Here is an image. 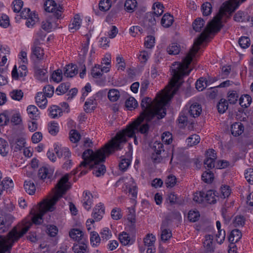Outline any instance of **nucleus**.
I'll use <instances>...</instances> for the list:
<instances>
[{"label": "nucleus", "instance_id": "1", "mask_svg": "<svg viewBox=\"0 0 253 253\" xmlns=\"http://www.w3.org/2000/svg\"><path fill=\"white\" fill-rule=\"evenodd\" d=\"M69 180V174H66L59 180L56 185L57 190L53 197L46 199L40 203L39 211L34 214L30 221H23L22 224L17 225L9 232L6 237L0 235V253H10V251L14 245L20 238L23 237L30 228L32 223L40 224L42 220V216L47 211H52L55 205L60 198L69 189L67 184Z\"/></svg>", "mask_w": 253, "mask_h": 253}, {"label": "nucleus", "instance_id": "2", "mask_svg": "<svg viewBox=\"0 0 253 253\" xmlns=\"http://www.w3.org/2000/svg\"><path fill=\"white\" fill-rule=\"evenodd\" d=\"M246 0H230L223 3L218 13L210 22L200 35L195 40L193 45L182 60H192L199 50V46L208 38L210 34L218 32L221 29V20L223 15L234 11Z\"/></svg>", "mask_w": 253, "mask_h": 253}, {"label": "nucleus", "instance_id": "3", "mask_svg": "<svg viewBox=\"0 0 253 253\" xmlns=\"http://www.w3.org/2000/svg\"><path fill=\"white\" fill-rule=\"evenodd\" d=\"M119 148V145H112L106 143L101 149L94 152L91 149L85 150L82 154L84 160L80 167L89 166L93 169V174L99 177L103 175L106 171L105 166L102 164L105 160L106 157L114 152V148Z\"/></svg>", "mask_w": 253, "mask_h": 253}, {"label": "nucleus", "instance_id": "4", "mask_svg": "<svg viewBox=\"0 0 253 253\" xmlns=\"http://www.w3.org/2000/svg\"><path fill=\"white\" fill-rule=\"evenodd\" d=\"M166 98L161 94H157L153 102L150 97L143 98L140 104L143 111L135 121L142 123L144 119L147 121L153 119L155 120L154 121H158L166 115Z\"/></svg>", "mask_w": 253, "mask_h": 253}, {"label": "nucleus", "instance_id": "5", "mask_svg": "<svg viewBox=\"0 0 253 253\" xmlns=\"http://www.w3.org/2000/svg\"><path fill=\"white\" fill-rule=\"evenodd\" d=\"M141 123L140 122H133L127 126L125 129L118 132L116 136L107 143L111 146L114 144L115 145H119V147L114 148V152L116 150L122 149L124 144L127 141V138H134V144L137 145L138 142L135 133L138 131V126Z\"/></svg>", "mask_w": 253, "mask_h": 253}, {"label": "nucleus", "instance_id": "6", "mask_svg": "<svg viewBox=\"0 0 253 253\" xmlns=\"http://www.w3.org/2000/svg\"><path fill=\"white\" fill-rule=\"evenodd\" d=\"M44 10L51 14L48 18L42 23V29L48 32L57 26L56 22L61 17L62 9L61 6L57 7V4L53 0H47L44 4Z\"/></svg>", "mask_w": 253, "mask_h": 253}, {"label": "nucleus", "instance_id": "7", "mask_svg": "<svg viewBox=\"0 0 253 253\" xmlns=\"http://www.w3.org/2000/svg\"><path fill=\"white\" fill-rule=\"evenodd\" d=\"M153 149L157 155L155 157V154H153L152 158L156 163H159L162 160L163 158L167 156V153L164 149V145L160 142L156 141L154 143Z\"/></svg>", "mask_w": 253, "mask_h": 253}, {"label": "nucleus", "instance_id": "8", "mask_svg": "<svg viewBox=\"0 0 253 253\" xmlns=\"http://www.w3.org/2000/svg\"><path fill=\"white\" fill-rule=\"evenodd\" d=\"M125 187H123L124 190H127L126 193H128L131 195L132 199L136 198L137 195V186L134 179L132 177H130L127 179V181H125Z\"/></svg>", "mask_w": 253, "mask_h": 253}, {"label": "nucleus", "instance_id": "9", "mask_svg": "<svg viewBox=\"0 0 253 253\" xmlns=\"http://www.w3.org/2000/svg\"><path fill=\"white\" fill-rule=\"evenodd\" d=\"M105 213V208L103 204L100 203L96 205L93 209L92 213V219L95 221H98L102 219Z\"/></svg>", "mask_w": 253, "mask_h": 253}, {"label": "nucleus", "instance_id": "10", "mask_svg": "<svg viewBox=\"0 0 253 253\" xmlns=\"http://www.w3.org/2000/svg\"><path fill=\"white\" fill-rule=\"evenodd\" d=\"M204 197L206 201L210 204H214L219 199L218 192L212 190H208L206 193L204 192Z\"/></svg>", "mask_w": 253, "mask_h": 253}, {"label": "nucleus", "instance_id": "11", "mask_svg": "<svg viewBox=\"0 0 253 253\" xmlns=\"http://www.w3.org/2000/svg\"><path fill=\"white\" fill-rule=\"evenodd\" d=\"M82 203L83 207L87 211L91 209L93 203V196L89 191H86L83 193Z\"/></svg>", "mask_w": 253, "mask_h": 253}, {"label": "nucleus", "instance_id": "12", "mask_svg": "<svg viewBox=\"0 0 253 253\" xmlns=\"http://www.w3.org/2000/svg\"><path fill=\"white\" fill-rule=\"evenodd\" d=\"M54 172V169L49 167L44 166L41 168L38 172L39 177L44 180L46 178H50Z\"/></svg>", "mask_w": 253, "mask_h": 253}, {"label": "nucleus", "instance_id": "13", "mask_svg": "<svg viewBox=\"0 0 253 253\" xmlns=\"http://www.w3.org/2000/svg\"><path fill=\"white\" fill-rule=\"evenodd\" d=\"M188 112L190 116L196 118L200 116L202 112V107L198 103H194L189 107Z\"/></svg>", "mask_w": 253, "mask_h": 253}, {"label": "nucleus", "instance_id": "14", "mask_svg": "<svg viewBox=\"0 0 253 253\" xmlns=\"http://www.w3.org/2000/svg\"><path fill=\"white\" fill-rule=\"evenodd\" d=\"M78 73L77 67L74 64H69L64 68V75L66 77L72 78Z\"/></svg>", "mask_w": 253, "mask_h": 253}, {"label": "nucleus", "instance_id": "15", "mask_svg": "<svg viewBox=\"0 0 253 253\" xmlns=\"http://www.w3.org/2000/svg\"><path fill=\"white\" fill-rule=\"evenodd\" d=\"M244 126L241 123L236 122L231 125V133L235 136L241 135L244 132Z\"/></svg>", "mask_w": 253, "mask_h": 253}, {"label": "nucleus", "instance_id": "16", "mask_svg": "<svg viewBox=\"0 0 253 253\" xmlns=\"http://www.w3.org/2000/svg\"><path fill=\"white\" fill-rule=\"evenodd\" d=\"M234 19L237 22H246L249 21L250 16L246 12L239 11L235 14Z\"/></svg>", "mask_w": 253, "mask_h": 253}, {"label": "nucleus", "instance_id": "17", "mask_svg": "<svg viewBox=\"0 0 253 253\" xmlns=\"http://www.w3.org/2000/svg\"><path fill=\"white\" fill-rule=\"evenodd\" d=\"M46 97L42 92H38L35 97L37 105L42 109L45 108L46 106L47 100Z\"/></svg>", "mask_w": 253, "mask_h": 253}, {"label": "nucleus", "instance_id": "18", "mask_svg": "<svg viewBox=\"0 0 253 253\" xmlns=\"http://www.w3.org/2000/svg\"><path fill=\"white\" fill-rule=\"evenodd\" d=\"M81 23V19L80 15L78 14L75 15L72 23L70 24L69 25V29L70 31L72 33L76 31L80 28Z\"/></svg>", "mask_w": 253, "mask_h": 253}, {"label": "nucleus", "instance_id": "19", "mask_svg": "<svg viewBox=\"0 0 253 253\" xmlns=\"http://www.w3.org/2000/svg\"><path fill=\"white\" fill-rule=\"evenodd\" d=\"M69 236L73 240L79 242L83 240L84 233L79 229H72L69 232Z\"/></svg>", "mask_w": 253, "mask_h": 253}, {"label": "nucleus", "instance_id": "20", "mask_svg": "<svg viewBox=\"0 0 253 253\" xmlns=\"http://www.w3.org/2000/svg\"><path fill=\"white\" fill-rule=\"evenodd\" d=\"M173 21V16L169 13H166L163 16L161 23L164 27L169 28L172 24Z\"/></svg>", "mask_w": 253, "mask_h": 253}, {"label": "nucleus", "instance_id": "21", "mask_svg": "<svg viewBox=\"0 0 253 253\" xmlns=\"http://www.w3.org/2000/svg\"><path fill=\"white\" fill-rule=\"evenodd\" d=\"M75 253H84L87 250V245L84 240L78 242V244H75L72 248Z\"/></svg>", "mask_w": 253, "mask_h": 253}, {"label": "nucleus", "instance_id": "22", "mask_svg": "<svg viewBox=\"0 0 253 253\" xmlns=\"http://www.w3.org/2000/svg\"><path fill=\"white\" fill-rule=\"evenodd\" d=\"M47 71L46 69L38 68L35 71V75L37 79L42 82H44L47 80Z\"/></svg>", "mask_w": 253, "mask_h": 253}, {"label": "nucleus", "instance_id": "23", "mask_svg": "<svg viewBox=\"0 0 253 253\" xmlns=\"http://www.w3.org/2000/svg\"><path fill=\"white\" fill-rule=\"evenodd\" d=\"M144 120L146 121V123L140 126H138V131H139L142 134H147L148 132L150 125H154L157 123V121H154V119L150 121H147L146 119H144ZM139 125H140V124Z\"/></svg>", "mask_w": 253, "mask_h": 253}, {"label": "nucleus", "instance_id": "24", "mask_svg": "<svg viewBox=\"0 0 253 253\" xmlns=\"http://www.w3.org/2000/svg\"><path fill=\"white\" fill-rule=\"evenodd\" d=\"M12 221L6 218L0 217V233L7 231L11 224Z\"/></svg>", "mask_w": 253, "mask_h": 253}, {"label": "nucleus", "instance_id": "25", "mask_svg": "<svg viewBox=\"0 0 253 253\" xmlns=\"http://www.w3.org/2000/svg\"><path fill=\"white\" fill-rule=\"evenodd\" d=\"M27 111L29 117L33 120H37V118L39 117L40 113L38 109L35 105L28 106Z\"/></svg>", "mask_w": 253, "mask_h": 253}, {"label": "nucleus", "instance_id": "26", "mask_svg": "<svg viewBox=\"0 0 253 253\" xmlns=\"http://www.w3.org/2000/svg\"><path fill=\"white\" fill-rule=\"evenodd\" d=\"M242 237L241 231L238 229L233 230L228 238L229 242H233L234 243L238 242Z\"/></svg>", "mask_w": 253, "mask_h": 253}, {"label": "nucleus", "instance_id": "27", "mask_svg": "<svg viewBox=\"0 0 253 253\" xmlns=\"http://www.w3.org/2000/svg\"><path fill=\"white\" fill-rule=\"evenodd\" d=\"M9 147L7 142L4 139L0 138V154L2 156L7 155Z\"/></svg>", "mask_w": 253, "mask_h": 253}, {"label": "nucleus", "instance_id": "28", "mask_svg": "<svg viewBox=\"0 0 253 253\" xmlns=\"http://www.w3.org/2000/svg\"><path fill=\"white\" fill-rule=\"evenodd\" d=\"M25 191L29 195H33L35 193L36 186L31 180H25L24 184Z\"/></svg>", "mask_w": 253, "mask_h": 253}, {"label": "nucleus", "instance_id": "29", "mask_svg": "<svg viewBox=\"0 0 253 253\" xmlns=\"http://www.w3.org/2000/svg\"><path fill=\"white\" fill-rule=\"evenodd\" d=\"M168 200L169 201L171 205H181L184 202V200L182 198H179L174 193H170V194H169Z\"/></svg>", "mask_w": 253, "mask_h": 253}, {"label": "nucleus", "instance_id": "30", "mask_svg": "<svg viewBox=\"0 0 253 253\" xmlns=\"http://www.w3.org/2000/svg\"><path fill=\"white\" fill-rule=\"evenodd\" d=\"M101 241V238L97 232L92 231L90 233V244L93 247H97L99 246Z\"/></svg>", "mask_w": 253, "mask_h": 253}, {"label": "nucleus", "instance_id": "31", "mask_svg": "<svg viewBox=\"0 0 253 253\" xmlns=\"http://www.w3.org/2000/svg\"><path fill=\"white\" fill-rule=\"evenodd\" d=\"M120 97V91L117 89H111L108 92V99L112 102H115L117 101Z\"/></svg>", "mask_w": 253, "mask_h": 253}, {"label": "nucleus", "instance_id": "32", "mask_svg": "<svg viewBox=\"0 0 253 253\" xmlns=\"http://www.w3.org/2000/svg\"><path fill=\"white\" fill-rule=\"evenodd\" d=\"M205 25V21L201 18H198L193 23V28L197 32L201 31Z\"/></svg>", "mask_w": 253, "mask_h": 253}, {"label": "nucleus", "instance_id": "33", "mask_svg": "<svg viewBox=\"0 0 253 253\" xmlns=\"http://www.w3.org/2000/svg\"><path fill=\"white\" fill-rule=\"evenodd\" d=\"M32 56H34L37 59L42 60L43 58V49L41 47H31Z\"/></svg>", "mask_w": 253, "mask_h": 253}, {"label": "nucleus", "instance_id": "34", "mask_svg": "<svg viewBox=\"0 0 253 253\" xmlns=\"http://www.w3.org/2000/svg\"><path fill=\"white\" fill-rule=\"evenodd\" d=\"M167 51L169 54L176 55L180 51V46L176 43H172L167 48Z\"/></svg>", "mask_w": 253, "mask_h": 253}, {"label": "nucleus", "instance_id": "35", "mask_svg": "<svg viewBox=\"0 0 253 253\" xmlns=\"http://www.w3.org/2000/svg\"><path fill=\"white\" fill-rule=\"evenodd\" d=\"M252 102V98L248 94H244L239 98V104L242 107H248Z\"/></svg>", "mask_w": 253, "mask_h": 253}, {"label": "nucleus", "instance_id": "36", "mask_svg": "<svg viewBox=\"0 0 253 253\" xmlns=\"http://www.w3.org/2000/svg\"><path fill=\"white\" fill-rule=\"evenodd\" d=\"M164 7L162 3L159 2H156L154 3L153 6V9L154 10L153 13H154L157 17H158L164 12Z\"/></svg>", "mask_w": 253, "mask_h": 253}, {"label": "nucleus", "instance_id": "37", "mask_svg": "<svg viewBox=\"0 0 253 253\" xmlns=\"http://www.w3.org/2000/svg\"><path fill=\"white\" fill-rule=\"evenodd\" d=\"M213 236L211 235H207L205 237V240L203 242L204 247L207 251L210 252L212 249Z\"/></svg>", "mask_w": 253, "mask_h": 253}, {"label": "nucleus", "instance_id": "38", "mask_svg": "<svg viewBox=\"0 0 253 253\" xmlns=\"http://www.w3.org/2000/svg\"><path fill=\"white\" fill-rule=\"evenodd\" d=\"M228 106L227 100L224 98L221 99L217 105L218 112L222 114L224 113L227 109Z\"/></svg>", "mask_w": 253, "mask_h": 253}, {"label": "nucleus", "instance_id": "39", "mask_svg": "<svg viewBox=\"0 0 253 253\" xmlns=\"http://www.w3.org/2000/svg\"><path fill=\"white\" fill-rule=\"evenodd\" d=\"M62 111L57 106L54 105L51 107L49 115L52 118H56L61 116Z\"/></svg>", "mask_w": 253, "mask_h": 253}, {"label": "nucleus", "instance_id": "40", "mask_svg": "<svg viewBox=\"0 0 253 253\" xmlns=\"http://www.w3.org/2000/svg\"><path fill=\"white\" fill-rule=\"evenodd\" d=\"M208 80L205 78H200L196 83V88L199 91H202L208 85Z\"/></svg>", "mask_w": 253, "mask_h": 253}, {"label": "nucleus", "instance_id": "41", "mask_svg": "<svg viewBox=\"0 0 253 253\" xmlns=\"http://www.w3.org/2000/svg\"><path fill=\"white\" fill-rule=\"evenodd\" d=\"M102 241H106L110 239L112 236L111 231L108 227L103 228L100 232Z\"/></svg>", "mask_w": 253, "mask_h": 253}, {"label": "nucleus", "instance_id": "42", "mask_svg": "<svg viewBox=\"0 0 253 253\" xmlns=\"http://www.w3.org/2000/svg\"><path fill=\"white\" fill-rule=\"evenodd\" d=\"M9 95L12 99L20 101L23 97V92L20 89H14L9 93Z\"/></svg>", "mask_w": 253, "mask_h": 253}, {"label": "nucleus", "instance_id": "43", "mask_svg": "<svg viewBox=\"0 0 253 253\" xmlns=\"http://www.w3.org/2000/svg\"><path fill=\"white\" fill-rule=\"evenodd\" d=\"M138 106V103L134 97H129L126 101V107L129 110L134 109Z\"/></svg>", "mask_w": 253, "mask_h": 253}, {"label": "nucleus", "instance_id": "44", "mask_svg": "<svg viewBox=\"0 0 253 253\" xmlns=\"http://www.w3.org/2000/svg\"><path fill=\"white\" fill-rule=\"evenodd\" d=\"M63 73L61 69H57L54 71L51 75V79L54 82L59 83L62 80Z\"/></svg>", "mask_w": 253, "mask_h": 253}, {"label": "nucleus", "instance_id": "45", "mask_svg": "<svg viewBox=\"0 0 253 253\" xmlns=\"http://www.w3.org/2000/svg\"><path fill=\"white\" fill-rule=\"evenodd\" d=\"M136 0H126L125 3V7L127 11L132 12L136 7Z\"/></svg>", "mask_w": 253, "mask_h": 253}, {"label": "nucleus", "instance_id": "46", "mask_svg": "<svg viewBox=\"0 0 253 253\" xmlns=\"http://www.w3.org/2000/svg\"><path fill=\"white\" fill-rule=\"evenodd\" d=\"M70 86L69 83H62L57 87L56 93L58 95L64 94L69 89Z\"/></svg>", "mask_w": 253, "mask_h": 253}, {"label": "nucleus", "instance_id": "47", "mask_svg": "<svg viewBox=\"0 0 253 253\" xmlns=\"http://www.w3.org/2000/svg\"><path fill=\"white\" fill-rule=\"evenodd\" d=\"M161 240L164 242L168 240L172 236L171 231L169 230L165 229L163 224L161 227Z\"/></svg>", "mask_w": 253, "mask_h": 253}, {"label": "nucleus", "instance_id": "48", "mask_svg": "<svg viewBox=\"0 0 253 253\" xmlns=\"http://www.w3.org/2000/svg\"><path fill=\"white\" fill-rule=\"evenodd\" d=\"M119 239L120 242L124 245H128L130 243V238L128 234L126 232H123L119 236Z\"/></svg>", "mask_w": 253, "mask_h": 253}, {"label": "nucleus", "instance_id": "49", "mask_svg": "<svg viewBox=\"0 0 253 253\" xmlns=\"http://www.w3.org/2000/svg\"><path fill=\"white\" fill-rule=\"evenodd\" d=\"M131 163L130 159L122 158L119 163V167L121 170L126 171Z\"/></svg>", "mask_w": 253, "mask_h": 253}, {"label": "nucleus", "instance_id": "50", "mask_svg": "<svg viewBox=\"0 0 253 253\" xmlns=\"http://www.w3.org/2000/svg\"><path fill=\"white\" fill-rule=\"evenodd\" d=\"M214 178L213 173L211 171H205L202 175V179L206 183H210L212 182Z\"/></svg>", "mask_w": 253, "mask_h": 253}, {"label": "nucleus", "instance_id": "51", "mask_svg": "<svg viewBox=\"0 0 253 253\" xmlns=\"http://www.w3.org/2000/svg\"><path fill=\"white\" fill-rule=\"evenodd\" d=\"M200 138L199 135L193 134L187 139V144L189 146H192L199 143Z\"/></svg>", "mask_w": 253, "mask_h": 253}, {"label": "nucleus", "instance_id": "52", "mask_svg": "<svg viewBox=\"0 0 253 253\" xmlns=\"http://www.w3.org/2000/svg\"><path fill=\"white\" fill-rule=\"evenodd\" d=\"M202 10L204 16H208L211 14L212 10V6L210 2H206L202 4Z\"/></svg>", "mask_w": 253, "mask_h": 253}, {"label": "nucleus", "instance_id": "53", "mask_svg": "<svg viewBox=\"0 0 253 253\" xmlns=\"http://www.w3.org/2000/svg\"><path fill=\"white\" fill-rule=\"evenodd\" d=\"M48 132L52 135H55L59 131V126L57 123L51 122L48 125Z\"/></svg>", "mask_w": 253, "mask_h": 253}, {"label": "nucleus", "instance_id": "54", "mask_svg": "<svg viewBox=\"0 0 253 253\" xmlns=\"http://www.w3.org/2000/svg\"><path fill=\"white\" fill-rule=\"evenodd\" d=\"M38 19V15L35 13H31V16L27 18L26 25L28 28H32L36 23V20Z\"/></svg>", "mask_w": 253, "mask_h": 253}, {"label": "nucleus", "instance_id": "55", "mask_svg": "<svg viewBox=\"0 0 253 253\" xmlns=\"http://www.w3.org/2000/svg\"><path fill=\"white\" fill-rule=\"evenodd\" d=\"M99 8L101 11H106L111 7L110 0H101L99 3Z\"/></svg>", "mask_w": 253, "mask_h": 253}, {"label": "nucleus", "instance_id": "56", "mask_svg": "<svg viewBox=\"0 0 253 253\" xmlns=\"http://www.w3.org/2000/svg\"><path fill=\"white\" fill-rule=\"evenodd\" d=\"M86 38V41L85 43H83L82 45V47L81 50L80 51V55L83 56H85L88 51V45L89 43V36L88 34H86L85 35Z\"/></svg>", "mask_w": 253, "mask_h": 253}, {"label": "nucleus", "instance_id": "57", "mask_svg": "<svg viewBox=\"0 0 253 253\" xmlns=\"http://www.w3.org/2000/svg\"><path fill=\"white\" fill-rule=\"evenodd\" d=\"M42 33V31H40L39 32L37 33L38 38L35 39L32 47H40V45L41 44V42L44 41V38L45 36V35H43Z\"/></svg>", "mask_w": 253, "mask_h": 253}, {"label": "nucleus", "instance_id": "58", "mask_svg": "<svg viewBox=\"0 0 253 253\" xmlns=\"http://www.w3.org/2000/svg\"><path fill=\"white\" fill-rule=\"evenodd\" d=\"M238 42L242 48H246L250 45V40L248 37H242L239 39Z\"/></svg>", "mask_w": 253, "mask_h": 253}, {"label": "nucleus", "instance_id": "59", "mask_svg": "<svg viewBox=\"0 0 253 253\" xmlns=\"http://www.w3.org/2000/svg\"><path fill=\"white\" fill-rule=\"evenodd\" d=\"M26 143L25 139L23 138H19L17 139L14 146V151L21 150L24 146Z\"/></svg>", "mask_w": 253, "mask_h": 253}, {"label": "nucleus", "instance_id": "60", "mask_svg": "<svg viewBox=\"0 0 253 253\" xmlns=\"http://www.w3.org/2000/svg\"><path fill=\"white\" fill-rule=\"evenodd\" d=\"M91 74L93 78H99L102 75L100 71V65H95L91 71Z\"/></svg>", "mask_w": 253, "mask_h": 253}, {"label": "nucleus", "instance_id": "61", "mask_svg": "<svg viewBox=\"0 0 253 253\" xmlns=\"http://www.w3.org/2000/svg\"><path fill=\"white\" fill-rule=\"evenodd\" d=\"M81 138L80 134L76 130H71L70 133V139L71 141L76 143Z\"/></svg>", "mask_w": 253, "mask_h": 253}, {"label": "nucleus", "instance_id": "62", "mask_svg": "<svg viewBox=\"0 0 253 253\" xmlns=\"http://www.w3.org/2000/svg\"><path fill=\"white\" fill-rule=\"evenodd\" d=\"M95 101L94 99H89V100L86 101L84 103V110L86 112H89V111L93 110V108L95 107Z\"/></svg>", "mask_w": 253, "mask_h": 253}, {"label": "nucleus", "instance_id": "63", "mask_svg": "<svg viewBox=\"0 0 253 253\" xmlns=\"http://www.w3.org/2000/svg\"><path fill=\"white\" fill-rule=\"evenodd\" d=\"M176 182V178L174 175H169L166 180V184L167 187H173Z\"/></svg>", "mask_w": 253, "mask_h": 253}, {"label": "nucleus", "instance_id": "64", "mask_svg": "<svg viewBox=\"0 0 253 253\" xmlns=\"http://www.w3.org/2000/svg\"><path fill=\"white\" fill-rule=\"evenodd\" d=\"M247 181L250 184H253V169H248L245 173Z\"/></svg>", "mask_w": 253, "mask_h": 253}]
</instances>
